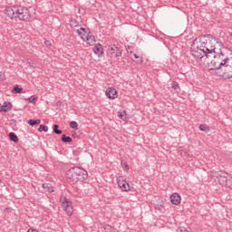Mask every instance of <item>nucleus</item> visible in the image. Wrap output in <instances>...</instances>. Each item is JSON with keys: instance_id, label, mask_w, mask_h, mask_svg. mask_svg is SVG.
Listing matches in <instances>:
<instances>
[{"instance_id": "obj_1", "label": "nucleus", "mask_w": 232, "mask_h": 232, "mask_svg": "<svg viewBox=\"0 0 232 232\" xmlns=\"http://www.w3.org/2000/svg\"><path fill=\"white\" fill-rule=\"evenodd\" d=\"M219 48L224 46V44L220 39L213 36V34H201L193 40L191 44V55L195 59H204V57H209V53H217V46Z\"/></svg>"}, {"instance_id": "obj_2", "label": "nucleus", "mask_w": 232, "mask_h": 232, "mask_svg": "<svg viewBox=\"0 0 232 232\" xmlns=\"http://www.w3.org/2000/svg\"><path fill=\"white\" fill-rule=\"evenodd\" d=\"M5 14L9 19H19L20 21H34L35 15L34 13V8L25 7L23 5H13L7 6L5 9Z\"/></svg>"}, {"instance_id": "obj_3", "label": "nucleus", "mask_w": 232, "mask_h": 232, "mask_svg": "<svg viewBox=\"0 0 232 232\" xmlns=\"http://www.w3.org/2000/svg\"><path fill=\"white\" fill-rule=\"evenodd\" d=\"M65 175L69 182H72V184L84 182V180L88 179V172L80 167H72L69 169Z\"/></svg>"}, {"instance_id": "obj_4", "label": "nucleus", "mask_w": 232, "mask_h": 232, "mask_svg": "<svg viewBox=\"0 0 232 232\" xmlns=\"http://www.w3.org/2000/svg\"><path fill=\"white\" fill-rule=\"evenodd\" d=\"M231 58L226 56L224 53V51H221L219 53L216 54L214 56V59L211 61L210 64L214 66V68H210V70H215V72L221 68V66H224L227 64V63H229V60Z\"/></svg>"}, {"instance_id": "obj_5", "label": "nucleus", "mask_w": 232, "mask_h": 232, "mask_svg": "<svg viewBox=\"0 0 232 232\" xmlns=\"http://www.w3.org/2000/svg\"><path fill=\"white\" fill-rule=\"evenodd\" d=\"M215 73L218 77H222L223 79H231L232 78V57L228 60L225 65L219 67Z\"/></svg>"}, {"instance_id": "obj_6", "label": "nucleus", "mask_w": 232, "mask_h": 232, "mask_svg": "<svg viewBox=\"0 0 232 232\" xmlns=\"http://www.w3.org/2000/svg\"><path fill=\"white\" fill-rule=\"evenodd\" d=\"M108 53L112 55V57H121V55H122V51H121V49L116 45L111 44L108 47Z\"/></svg>"}, {"instance_id": "obj_7", "label": "nucleus", "mask_w": 232, "mask_h": 232, "mask_svg": "<svg viewBox=\"0 0 232 232\" xmlns=\"http://www.w3.org/2000/svg\"><path fill=\"white\" fill-rule=\"evenodd\" d=\"M117 183L121 191H130V183L122 177L117 179Z\"/></svg>"}, {"instance_id": "obj_8", "label": "nucleus", "mask_w": 232, "mask_h": 232, "mask_svg": "<svg viewBox=\"0 0 232 232\" xmlns=\"http://www.w3.org/2000/svg\"><path fill=\"white\" fill-rule=\"evenodd\" d=\"M129 57L131 61H135L137 64H142L144 62L142 56L135 53L133 51L129 52Z\"/></svg>"}, {"instance_id": "obj_9", "label": "nucleus", "mask_w": 232, "mask_h": 232, "mask_svg": "<svg viewBox=\"0 0 232 232\" xmlns=\"http://www.w3.org/2000/svg\"><path fill=\"white\" fill-rule=\"evenodd\" d=\"M105 93L109 99H117L118 97L117 90L115 88H108Z\"/></svg>"}, {"instance_id": "obj_10", "label": "nucleus", "mask_w": 232, "mask_h": 232, "mask_svg": "<svg viewBox=\"0 0 232 232\" xmlns=\"http://www.w3.org/2000/svg\"><path fill=\"white\" fill-rule=\"evenodd\" d=\"M180 195H179V193H173L170 196V201L172 202V204H174V206H179V204H180Z\"/></svg>"}, {"instance_id": "obj_11", "label": "nucleus", "mask_w": 232, "mask_h": 232, "mask_svg": "<svg viewBox=\"0 0 232 232\" xmlns=\"http://www.w3.org/2000/svg\"><path fill=\"white\" fill-rule=\"evenodd\" d=\"M0 111H12V103L10 102H5L3 105L0 106Z\"/></svg>"}, {"instance_id": "obj_12", "label": "nucleus", "mask_w": 232, "mask_h": 232, "mask_svg": "<svg viewBox=\"0 0 232 232\" xmlns=\"http://www.w3.org/2000/svg\"><path fill=\"white\" fill-rule=\"evenodd\" d=\"M218 182L221 186H227V188H230L232 189V184L229 185L227 182H229V179H227V176H223L221 179H218Z\"/></svg>"}, {"instance_id": "obj_13", "label": "nucleus", "mask_w": 232, "mask_h": 232, "mask_svg": "<svg viewBox=\"0 0 232 232\" xmlns=\"http://www.w3.org/2000/svg\"><path fill=\"white\" fill-rule=\"evenodd\" d=\"M93 52L96 55H102V53H104L102 51V45L101 44H97L93 48Z\"/></svg>"}, {"instance_id": "obj_14", "label": "nucleus", "mask_w": 232, "mask_h": 232, "mask_svg": "<svg viewBox=\"0 0 232 232\" xmlns=\"http://www.w3.org/2000/svg\"><path fill=\"white\" fill-rule=\"evenodd\" d=\"M76 34L81 36V38L84 41V37H86V34H88V30L83 27L76 30Z\"/></svg>"}, {"instance_id": "obj_15", "label": "nucleus", "mask_w": 232, "mask_h": 232, "mask_svg": "<svg viewBox=\"0 0 232 232\" xmlns=\"http://www.w3.org/2000/svg\"><path fill=\"white\" fill-rule=\"evenodd\" d=\"M60 201L62 202L63 209H65L66 208H70V206H72V203L68 201L66 198H61Z\"/></svg>"}, {"instance_id": "obj_16", "label": "nucleus", "mask_w": 232, "mask_h": 232, "mask_svg": "<svg viewBox=\"0 0 232 232\" xmlns=\"http://www.w3.org/2000/svg\"><path fill=\"white\" fill-rule=\"evenodd\" d=\"M86 41L88 44H93V43H95V38L93 37V35H92V32H89L87 34Z\"/></svg>"}, {"instance_id": "obj_17", "label": "nucleus", "mask_w": 232, "mask_h": 232, "mask_svg": "<svg viewBox=\"0 0 232 232\" xmlns=\"http://www.w3.org/2000/svg\"><path fill=\"white\" fill-rule=\"evenodd\" d=\"M43 188L44 189H46V191H48L49 193H53V191H55L53 189V187H52V184L50 183H44Z\"/></svg>"}, {"instance_id": "obj_18", "label": "nucleus", "mask_w": 232, "mask_h": 232, "mask_svg": "<svg viewBox=\"0 0 232 232\" xmlns=\"http://www.w3.org/2000/svg\"><path fill=\"white\" fill-rule=\"evenodd\" d=\"M9 139L13 142H19V138L17 137V134H15L14 132H10L9 133Z\"/></svg>"}, {"instance_id": "obj_19", "label": "nucleus", "mask_w": 232, "mask_h": 232, "mask_svg": "<svg viewBox=\"0 0 232 232\" xmlns=\"http://www.w3.org/2000/svg\"><path fill=\"white\" fill-rule=\"evenodd\" d=\"M23 92V87H20L19 85H14L12 93H21Z\"/></svg>"}, {"instance_id": "obj_20", "label": "nucleus", "mask_w": 232, "mask_h": 232, "mask_svg": "<svg viewBox=\"0 0 232 232\" xmlns=\"http://www.w3.org/2000/svg\"><path fill=\"white\" fill-rule=\"evenodd\" d=\"M27 124H29V126H35L36 124H41V120H29Z\"/></svg>"}, {"instance_id": "obj_21", "label": "nucleus", "mask_w": 232, "mask_h": 232, "mask_svg": "<svg viewBox=\"0 0 232 232\" xmlns=\"http://www.w3.org/2000/svg\"><path fill=\"white\" fill-rule=\"evenodd\" d=\"M73 140L70 136H66V134L62 135V142H72Z\"/></svg>"}, {"instance_id": "obj_22", "label": "nucleus", "mask_w": 232, "mask_h": 232, "mask_svg": "<svg viewBox=\"0 0 232 232\" xmlns=\"http://www.w3.org/2000/svg\"><path fill=\"white\" fill-rule=\"evenodd\" d=\"M199 130L200 131H205L206 133H208V131H209V126H208L207 124H200Z\"/></svg>"}, {"instance_id": "obj_23", "label": "nucleus", "mask_w": 232, "mask_h": 232, "mask_svg": "<svg viewBox=\"0 0 232 232\" xmlns=\"http://www.w3.org/2000/svg\"><path fill=\"white\" fill-rule=\"evenodd\" d=\"M53 133H55L56 135H61L63 133V130H59V125H53Z\"/></svg>"}, {"instance_id": "obj_24", "label": "nucleus", "mask_w": 232, "mask_h": 232, "mask_svg": "<svg viewBox=\"0 0 232 232\" xmlns=\"http://www.w3.org/2000/svg\"><path fill=\"white\" fill-rule=\"evenodd\" d=\"M63 210L67 213L68 217H72V213H73V208L72 205L66 208H63Z\"/></svg>"}, {"instance_id": "obj_25", "label": "nucleus", "mask_w": 232, "mask_h": 232, "mask_svg": "<svg viewBox=\"0 0 232 232\" xmlns=\"http://www.w3.org/2000/svg\"><path fill=\"white\" fill-rule=\"evenodd\" d=\"M25 101L31 102L32 104H35V102H37V97L31 96L30 98L25 99Z\"/></svg>"}, {"instance_id": "obj_26", "label": "nucleus", "mask_w": 232, "mask_h": 232, "mask_svg": "<svg viewBox=\"0 0 232 232\" xmlns=\"http://www.w3.org/2000/svg\"><path fill=\"white\" fill-rule=\"evenodd\" d=\"M229 174L227 173V172H224V171H219L218 173V180H220V179H222L223 177H227Z\"/></svg>"}, {"instance_id": "obj_27", "label": "nucleus", "mask_w": 232, "mask_h": 232, "mask_svg": "<svg viewBox=\"0 0 232 232\" xmlns=\"http://www.w3.org/2000/svg\"><path fill=\"white\" fill-rule=\"evenodd\" d=\"M79 127V124L77 123V121H71L70 122V128H72V130H77V128Z\"/></svg>"}, {"instance_id": "obj_28", "label": "nucleus", "mask_w": 232, "mask_h": 232, "mask_svg": "<svg viewBox=\"0 0 232 232\" xmlns=\"http://www.w3.org/2000/svg\"><path fill=\"white\" fill-rule=\"evenodd\" d=\"M38 131L42 132L44 131L45 133L48 131V126L46 125H40Z\"/></svg>"}, {"instance_id": "obj_29", "label": "nucleus", "mask_w": 232, "mask_h": 232, "mask_svg": "<svg viewBox=\"0 0 232 232\" xmlns=\"http://www.w3.org/2000/svg\"><path fill=\"white\" fill-rule=\"evenodd\" d=\"M171 86H172V88H173L174 90H176V92H178L179 89V82H173L172 84H171Z\"/></svg>"}, {"instance_id": "obj_30", "label": "nucleus", "mask_w": 232, "mask_h": 232, "mask_svg": "<svg viewBox=\"0 0 232 232\" xmlns=\"http://www.w3.org/2000/svg\"><path fill=\"white\" fill-rule=\"evenodd\" d=\"M105 229H106L107 231H109V232L113 231V227H111V226H110V225H107V226L105 227Z\"/></svg>"}, {"instance_id": "obj_31", "label": "nucleus", "mask_w": 232, "mask_h": 232, "mask_svg": "<svg viewBox=\"0 0 232 232\" xmlns=\"http://www.w3.org/2000/svg\"><path fill=\"white\" fill-rule=\"evenodd\" d=\"M178 232H189V231H188V229H186V227H179Z\"/></svg>"}, {"instance_id": "obj_32", "label": "nucleus", "mask_w": 232, "mask_h": 232, "mask_svg": "<svg viewBox=\"0 0 232 232\" xmlns=\"http://www.w3.org/2000/svg\"><path fill=\"white\" fill-rule=\"evenodd\" d=\"M44 44L46 46H52V42L50 40H46Z\"/></svg>"}, {"instance_id": "obj_33", "label": "nucleus", "mask_w": 232, "mask_h": 232, "mask_svg": "<svg viewBox=\"0 0 232 232\" xmlns=\"http://www.w3.org/2000/svg\"><path fill=\"white\" fill-rule=\"evenodd\" d=\"M71 26H77V22L72 21V22H71Z\"/></svg>"}, {"instance_id": "obj_34", "label": "nucleus", "mask_w": 232, "mask_h": 232, "mask_svg": "<svg viewBox=\"0 0 232 232\" xmlns=\"http://www.w3.org/2000/svg\"><path fill=\"white\" fill-rule=\"evenodd\" d=\"M27 232H38L36 229H29Z\"/></svg>"}, {"instance_id": "obj_35", "label": "nucleus", "mask_w": 232, "mask_h": 232, "mask_svg": "<svg viewBox=\"0 0 232 232\" xmlns=\"http://www.w3.org/2000/svg\"><path fill=\"white\" fill-rule=\"evenodd\" d=\"M229 35H230V41H232V33H229Z\"/></svg>"}, {"instance_id": "obj_36", "label": "nucleus", "mask_w": 232, "mask_h": 232, "mask_svg": "<svg viewBox=\"0 0 232 232\" xmlns=\"http://www.w3.org/2000/svg\"><path fill=\"white\" fill-rule=\"evenodd\" d=\"M125 168H128V169H130V168L128 167V165H125Z\"/></svg>"}, {"instance_id": "obj_37", "label": "nucleus", "mask_w": 232, "mask_h": 232, "mask_svg": "<svg viewBox=\"0 0 232 232\" xmlns=\"http://www.w3.org/2000/svg\"><path fill=\"white\" fill-rule=\"evenodd\" d=\"M121 119H122V114H120Z\"/></svg>"}]
</instances>
